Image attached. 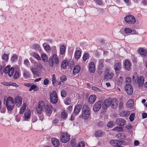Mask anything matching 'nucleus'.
I'll list each match as a JSON object with an SVG mask.
<instances>
[{
    "label": "nucleus",
    "instance_id": "obj_17",
    "mask_svg": "<svg viewBox=\"0 0 147 147\" xmlns=\"http://www.w3.org/2000/svg\"><path fill=\"white\" fill-rule=\"evenodd\" d=\"M45 110L47 115L50 116L52 113L51 106V105H45Z\"/></svg>",
    "mask_w": 147,
    "mask_h": 147
},
{
    "label": "nucleus",
    "instance_id": "obj_59",
    "mask_svg": "<svg viewBox=\"0 0 147 147\" xmlns=\"http://www.w3.org/2000/svg\"><path fill=\"white\" fill-rule=\"evenodd\" d=\"M107 126L109 127H112L113 126V125L112 122H109L107 124Z\"/></svg>",
    "mask_w": 147,
    "mask_h": 147
},
{
    "label": "nucleus",
    "instance_id": "obj_46",
    "mask_svg": "<svg viewBox=\"0 0 147 147\" xmlns=\"http://www.w3.org/2000/svg\"><path fill=\"white\" fill-rule=\"evenodd\" d=\"M31 70L34 75L36 76H38V74H37V71L36 68H32L31 69Z\"/></svg>",
    "mask_w": 147,
    "mask_h": 147
},
{
    "label": "nucleus",
    "instance_id": "obj_50",
    "mask_svg": "<svg viewBox=\"0 0 147 147\" xmlns=\"http://www.w3.org/2000/svg\"><path fill=\"white\" fill-rule=\"evenodd\" d=\"M135 117V114L134 113H132L129 117V120L131 122H132L134 119V117Z\"/></svg>",
    "mask_w": 147,
    "mask_h": 147
},
{
    "label": "nucleus",
    "instance_id": "obj_35",
    "mask_svg": "<svg viewBox=\"0 0 147 147\" xmlns=\"http://www.w3.org/2000/svg\"><path fill=\"white\" fill-rule=\"evenodd\" d=\"M61 115V118L65 120L66 119L67 117V113L64 110L62 111Z\"/></svg>",
    "mask_w": 147,
    "mask_h": 147
},
{
    "label": "nucleus",
    "instance_id": "obj_24",
    "mask_svg": "<svg viewBox=\"0 0 147 147\" xmlns=\"http://www.w3.org/2000/svg\"><path fill=\"white\" fill-rule=\"evenodd\" d=\"M52 144L55 146L58 147L59 145V143L58 140L55 138H53L51 139Z\"/></svg>",
    "mask_w": 147,
    "mask_h": 147
},
{
    "label": "nucleus",
    "instance_id": "obj_8",
    "mask_svg": "<svg viewBox=\"0 0 147 147\" xmlns=\"http://www.w3.org/2000/svg\"><path fill=\"white\" fill-rule=\"evenodd\" d=\"M112 100L110 98H108L105 99L104 102L102 103V107L104 109H107L111 104Z\"/></svg>",
    "mask_w": 147,
    "mask_h": 147
},
{
    "label": "nucleus",
    "instance_id": "obj_18",
    "mask_svg": "<svg viewBox=\"0 0 147 147\" xmlns=\"http://www.w3.org/2000/svg\"><path fill=\"white\" fill-rule=\"evenodd\" d=\"M144 78L143 76H141L138 78L137 83L140 86H142L144 82Z\"/></svg>",
    "mask_w": 147,
    "mask_h": 147
},
{
    "label": "nucleus",
    "instance_id": "obj_51",
    "mask_svg": "<svg viewBox=\"0 0 147 147\" xmlns=\"http://www.w3.org/2000/svg\"><path fill=\"white\" fill-rule=\"evenodd\" d=\"M124 31L126 34L130 33L132 32V30L131 29L127 28H125Z\"/></svg>",
    "mask_w": 147,
    "mask_h": 147
},
{
    "label": "nucleus",
    "instance_id": "obj_52",
    "mask_svg": "<svg viewBox=\"0 0 147 147\" xmlns=\"http://www.w3.org/2000/svg\"><path fill=\"white\" fill-rule=\"evenodd\" d=\"M2 59L3 60L7 61L8 59V57L7 54H4L2 56Z\"/></svg>",
    "mask_w": 147,
    "mask_h": 147
},
{
    "label": "nucleus",
    "instance_id": "obj_39",
    "mask_svg": "<svg viewBox=\"0 0 147 147\" xmlns=\"http://www.w3.org/2000/svg\"><path fill=\"white\" fill-rule=\"evenodd\" d=\"M89 57V54L87 53H85L83 56V60L84 61H85L87 59H88Z\"/></svg>",
    "mask_w": 147,
    "mask_h": 147
},
{
    "label": "nucleus",
    "instance_id": "obj_62",
    "mask_svg": "<svg viewBox=\"0 0 147 147\" xmlns=\"http://www.w3.org/2000/svg\"><path fill=\"white\" fill-rule=\"evenodd\" d=\"M61 80L63 81H65L66 80V78L65 76H62L60 77Z\"/></svg>",
    "mask_w": 147,
    "mask_h": 147
},
{
    "label": "nucleus",
    "instance_id": "obj_14",
    "mask_svg": "<svg viewBox=\"0 0 147 147\" xmlns=\"http://www.w3.org/2000/svg\"><path fill=\"white\" fill-rule=\"evenodd\" d=\"M105 73V74L104 76V78L107 80L111 79L114 75L113 73L109 72L108 70H107Z\"/></svg>",
    "mask_w": 147,
    "mask_h": 147
},
{
    "label": "nucleus",
    "instance_id": "obj_13",
    "mask_svg": "<svg viewBox=\"0 0 147 147\" xmlns=\"http://www.w3.org/2000/svg\"><path fill=\"white\" fill-rule=\"evenodd\" d=\"M122 68V65L120 62L115 63L114 65V69L116 74H119Z\"/></svg>",
    "mask_w": 147,
    "mask_h": 147
},
{
    "label": "nucleus",
    "instance_id": "obj_48",
    "mask_svg": "<svg viewBox=\"0 0 147 147\" xmlns=\"http://www.w3.org/2000/svg\"><path fill=\"white\" fill-rule=\"evenodd\" d=\"M92 90L98 92H102V91L98 88L97 87L95 86H93L92 88Z\"/></svg>",
    "mask_w": 147,
    "mask_h": 147
},
{
    "label": "nucleus",
    "instance_id": "obj_32",
    "mask_svg": "<svg viewBox=\"0 0 147 147\" xmlns=\"http://www.w3.org/2000/svg\"><path fill=\"white\" fill-rule=\"evenodd\" d=\"M32 47L36 51H40L41 50V48L40 46L38 44H34L33 45Z\"/></svg>",
    "mask_w": 147,
    "mask_h": 147
},
{
    "label": "nucleus",
    "instance_id": "obj_37",
    "mask_svg": "<svg viewBox=\"0 0 147 147\" xmlns=\"http://www.w3.org/2000/svg\"><path fill=\"white\" fill-rule=\"evenodd\" d=\"M71 98L68 97L66 98L64 100V102L67 105H69L71 103Z\"/></svg>",
    "mask_w": 147,
    "mask_h": 147
},
{
    "label": "nucleus",
    "instance_id": "obj_36",
    "mask_svg": "<svg viewBox=\"0 0 147 147\" xmlns=\"http://www.w3.org/2000/svg\"><path fill=\"white\" fill-rule=\"evenodd\" d=\"M41 57L42 60L44 62H47L48 60V57L45 54H41Z\"/></svg>",
    "mask_w": 147,
    "mask_h": 147
},
{
    "label": "nucleus",
    "instance_id": "obj_12",
    "mask_svg": "<svg viewBox=\"0 0 147 147\" xmlns=\"http://www.w3.org/2000/svg\"><path fill=\"white\" fill-rule=\"evenodd\" d=\"M125 88L127 94L131 95L133 93V88L130 84H127L125 86Z\"/></svg>",
    "mask_w": 147,
    "mask_h": 147
},
{
    "label": "nucleus",
    "instance_id": "obj_1",
    "mask_svg": "<svg viewBox=\"0 0 147 147\" xmlns=\"http://www.w3.org/2000/svg\"><path fill=\"white\" fill-rule=\"evenodd\" d=\"M90 114V108L87 105H84L83 107L82 113L79 115L80 118L84 119H87L89 117Z\"/></svg>",
    "mask_w": 147,
    "mask_h": 147
},
{
    "label": "nucleus",
    "instance_id": "obj_21",
    "mask_svg": "<svg viewBox=\"0 0 147 147\" xmlns=\"http://www.w3.org/2000/svg\"><path fill=\"white\" fill-rule=\"evenodd\" d=\"M121 142L118 140H111L110 141V143L111 145L115 146H118L119 144H121Z\"/></svg>",
    "mask_w": 147,
    "mask_h": 147
},
{
    "label": "nucleus",
    "instance_id": "obj_6",
    "mask_svg": "<svg viewBox=\"0 0 147 147\" xmlns=\"http://www.w3.org/2000/svg\"><path fill=\"white\" fill-rule=\"evenodd\" d=\"M70 136L67 132L62 133L60 136V140L63 143H66L70 140Z\"/></svg>",
    "mask_w": 147,
    "mask_h": 147
},
{
    "label": "nucleus",
    "instance_id": "obj_26",
    "mask_svg": "<svg viewBox=\"0 0 147 147\" xmlns=\"http://www.w3.org/2000/svg\"><path fill=\"white\" fill-rule=\"evenodd\" d=\"M134 100L132 99L129 100L126 104V106L128 108L132 107L134 105Z\"/></svg>",
    "mask_w": 147,
    "mask_h": 147
},
{
    "label": "nucleus",
    "instance_id": "obj_47",
    "mask_svg": "<svg viewBox=\"0 0 147 147\" xmlns=\"http://www.w3.org/2000/svg\"><path fill=\"white\" fill-rule=\"evenodd\" d=\"M138 75L137 72H135L134 73L133 76L132 80L133 81H136L137 78H138Z\"/></svg>",
    "mask_w": 147,
    "mask_h": 147
},
{
    "label": "nucleus",
    "instance_id": "obj_57",
    "mask_svg": "<svg viewBox=\"0 0 147 147\" xmlns=\"http://www.w3.org/2000/svg\"><path fill=\"white\" fill-rule=\"evenodd\" d=\"M19 72L18 71L15 72V74L14 75V78L15 79H17L19 77Z\"/></svg>",
    "mask_w": 147,
    "mask_h": 147
},
{
    "label": "nucleus",
    "instance_id": "obj_22",
    "mask_svg": "<svg viewBox=\"0 0 147 147\" xmlns=\"http://www.w3.org/2000/svg\"><path fill=\"white\" fill-rule=\"evenodd\" d=\"M124 66L126 70L129 71L131 69L130 62L128 60H125L124 61Z\"/></svg>",
    "mask_w": 147,
    "mask_h": 147
},
{
    "label": "nucleus",
    "instance_id": "obj_19",
    "mask_svg": "<svg viewBox=\"0 0 147 147\" xmlns=\"http://www.w3.org/2000/svg\"><path fill=\"white\" fill-rule=\"evenodd\" d=\"M112 100L111 103V107L113 109H116L118 107V101L117 99L115 98H114Z\"/></svg>",
    "mask_w": 147,
    "mask_h": 147
},
{
    "label": "nucleus",
    "instance_id": "obj_2",
    "mask_svg": "<svg viewBox=\"0 0 147 147\" xmlns=\"http://www.w3.org/2000/svg\"><path fill=\"white\" fill-rule=\"evenodd\" d=\"M8 111H11L14 107V105L13 100L11 97H8L5 102Z\"/></svg>",
    "mask_w": 147,
    "mask_h": 147
},
{
    "label": "nucleus",
    "instance_id": "obj_54",
    "mask_svg": "<svg viewBox=\"0 0 147 147\" xmlns=\"http://www.w3.org/2000/svg\"><path fill=\"white\" fill-rule=\"evenodd\" d=\"M122 115L124 116H127L129 114V112L127 111H123L122 112Z\"/></svg>",
    "mask_w": 147,
    "mask_h": 147
},
{
    "label": "nucleus",
    "instance_id": "obj_41",
    "mask_svg": "<svg viewBox=\"0 0 147 147\" xmlns=\"http://www.w3.org/2000/svg\"><path fill=\"white\" fill-rule=\"evenodd\" d=\"M26 106L25 104H23L22 106L21 107L20 113V114L23 113L26 108Z\"/></svg>",
    "mask_w": 147,
    "mask_h": 147
},
{
    "label": "nucleus",
    "instance_id": "obj_28",
    "mask_svg": "<svg viewBox=\"0 0 147 147\" xmlns=\"http://www.w3.org/2000/svg\"><path fill=\"white\" fill-rule=\"evenodd\" d=\"M80 68L79 65H77L75 66L73 70V74H76L79 72L80 71Z\"/></svg>",
    "mask_w": 147,
    "mask_h": 147
},
{
    "label": "nucleus",
    "instance_id": "obj_55",
    "mask_svg": "<svg viewBox=\"0 0 147 147\" xmlns=\"http://www.w3.org/2000/svg\"><path fill=\"white\" fill-rule=\"evenodd\" d=\"M52 82L53 84V85H54V83L56 82V78L55 76V74H53L52 75Z\"/></svg>",
    "mask_w": 147,
    "mask_h": 147
},
{
    "label": "nucleus",
    "instance_id": "obj_63",
    "mask_svg": "<svg viewBox=\"0 0 147 147\" xmlns=\"http://www.w3.org/2000/svg\"><path fill=\"white\" fill-rule=\"evenodd\" d=\"M24 63L25 65L28 66L29 65V62L27 59H26L24 61Z\"/></svg>",
    "mask_w": 147,
    "mask_h": 147
},
{
    "label": "nucleus",
    "instance_id": "obj_7",
    "mask_svg": "<svg viewBox=\"0 0 147 147\" xmlns=\"http://www.w3.org/2000/svg\"><path fill=\"white\" fill-rule=\"evenodd\" d=\"M44 102L42 101H40L36 108V111L37 113L41 114L43 110V108L45 107Z\"/></svg>",
    "mask_w": 147,
    "mask_h": 147
},
{
    "label": "nucleus",
    "instance_id": "obj_61",
    "mask_svg": "<svg viewBox=\"0 0 147 147\" xmlns=\"http://www.w3.org/2000/svg\"><path fill=\"white\" fill-rule=\"evenodd\" d=\"M1 84L6 86H10V84L8 82H1Z\"/></svg>",
    "mask_w": 147,
    "mask_h": 147
},
{
    "label": "nucleus",
    "instance_id": "obj_9",
    "mask_svg": "<svg viewBox=\"0 0 147 147\" xmlns=\"http://www.w3.org/2000/svg\"><path fill=\"white\" fill-rule=\"evenodd\" d=\"M102 106V102L99 101L96 102L93 107V109L94 111H98Z\"/></svg>",
    "mask_w": 147,
    "mask_h": 147
},
{
    "label": "nucleus",
    "instance_id": "obj_30",
    "mask_svg": "<svg viewBox=\"0 0 147 147\" xmlns=\"http://www.w3.org/2000/svg\"><path fill=\"white\" fill-rule=\"evenodd\" d=\"M81 54V52L80 50H77L75 52L74 57L76 59H78L80 58Z\"/></svg>",
    "mask_w": 147,
    "mask_h": 147
},
{
    "label": "nucleus",
    "instance_id": "obj_53",
    "mask_svg": "<svg viewBox=\"0 0 147 147\" xmlns=\"http://www.w3.org/2000/svg\"><path fill=\"white\" fill-rule=\"evenodd\" d=\"M67 95V92L64 90H62L61 92V95L62 97H65Z\"/></svg>",
    "mask_w": 147,
    "mask_h": 147
},
{
    "label": "nucleus",
    "instance_id": "obj_38",
    "mask_svg": "<svg viewBox=\"0 0 147 147\" xmlns=\"http://www.w3.org/2000/svg\"><path fill=\"white\" fill-rule=\"evenodd\" d=\"M31 115V112L30 111L28 110L24 114L25 118L27 119H29L30 118Z\"/></svg>",
    "mask_w": 147,
    "mask_h": 147
},
{
    "label": "nucleus",
    "instance_id": "obj_58",
    "mask_svg": "<svg viewBox=\"0 0 147 147\" xmlns=\"http://www.w3.org/2000/svg\"><path fill=\"white\" fill-rule=\"evenodd\" d=\"M23 76L25 77H29V72L27 71H25L23 73Z\"/></svg>",
    "mask_w": 147,
    "mask_h": 147
},
{
    "label": "nucleus",
    "instance_id": "obj_23",
    "mask_svg": "<svg viewBox=\"0 0 147 147\" xmlns=\"http://www.w3.org/2000/svg\"><path fill=\"white\" fill-rule=\"evenodd\" d=\"M89 68L90 71L91 73H94L95 70V67L94 63L91 62L89 65Z\"/></svg>",
    "mask_w": 147,
    "mask_h": 147
},
{
    "label": "nucleus",
    "instance_id": "obj_43",
    "mask_svg": "<svg viewBox=\"0 0 147 147\" xmlns=\"http://www.w3.org/2000/svg\"><path fill=\"white\" fill-rule=\"evenodd\" d=\"M46 45V43H44L43 44L42 46L44 47V49L46 51H49L51 49L49 45Z\"/></svg>",
    "mask_w": 147,
    "mask_h": 147
},
{
    "label": "nucleus",
    "instance_id": "obj_33",
    "mask_svg": "<svg viewBox=\"0 0 147 147\" xmlns=\"http://www.w3.org/2000/svg\"><path fill=\"white\" fill-rule=\"evenodd\" d=\"M34 64L35 67H37L40 69H42L43 66L42 64L39 62L34 61Z\"/></svg>",
    "mask_w": 147,
    "mask_h": 147
},
{
    "label": "nucleus",
    "instance_id": "obj_60",
    "mask_svg": "<svg viewBox=\"0 0 147 147\" xmlns=\"http://www.w3.org/2000/svg\"><path fill=\"white\" fill-rule=\"evenodd\" d=\"M49 82V80L47 78H45L43 82V83L44 85H47Z\"/></svg>",
    "mask_w": 147,
    "mask_h": 147
},
{
    "label": "nucleus",
    "instance_id": "obj_25",
    "mask_svg": "<svg viewBox=\"0 0 147 147\" xmlns=\"http://www.w3.org/2000/svg\"><path fill=\"white\" fill-rule=\"evenodd\" d=\"M96 99V97L95 95H90L88 99V102L90 104L93 103Z\"/></svg>",
    "mask_w": 147,
    "mask_h": 147
},
{
    "label": "nucleus",
    "instance_id": "obj_11",
    "mask_svg": "<svg viewBox=\"0 0 147 147\" xmlns=\"http://www.w3.org/2000/svg\"><path fill=\"white\" fill-rule=\"evenodd\" d=\"M14 69L13 67H11L10 68V66H7L6 67L4 72L5 74L8 73L9 76L10 77L11 76L13 73Z\"/></svg>",
    "mask_w": 147,
    "mask_h": 147
},
{
    "label": "nucleus",
    "instance_id": "obj_27",
    "mask_svg": "<svg viewBox=\"0 0 147 147\" xmlns=\"http://www.w3.org/2000/svg\"><path fill=\"white\" fill-rule=\"evenodd\" d=\"M66 47L64 45H61L60 47V51L61 55H63L65 52Z\"/></svg>",
    "mask_w": 147,
    "mask_h": 147
},
{
    "label": "nucleus",
    "instance_id": "obj_40",
    "mask_svg": "<svg viewBox=\"0 0 147 147\" xmlns=\"http://www.w3.org/2000/svg\"><path fill=\"white\" fill-rule=\"evenodd\" d=\"M113 130L117 132H119L122 131L123 130V128L122 127H115Z\"/></svg>",
    "mask_w": 147,
    "mask_h": 147
},
{
    "label": "nucleus",
    "instance_id": "obj_42",
    "mask_svg": "<svg viewBox=\"0 0 147 147\" xmlns=\"http://www.w3.org/2000/svg\"><path fill=\"white\" fill-rule=\"evenodd\" d=\"M18 59V56L16 54H13L11 56V60L12 61H15Z\"/></svg>",
    "mask_w": 147,
    "mask_h": 147
},
{
    "label": "nucleus",
    "instance_id": "obj_16",
    "mask_svg": "<svg viewBox=\"0 0 147 147\" xmlns=\"http://www.w3.org/2000/svg\"><path fill=\"white\" fill-rule=\"evenodd\" d=\"M115 123L119 126H123L125 124L126 121L122 118H117L116 119Z\"/></svg>",
    "mask_w": 147,
    "mask_h": 147
},
{
    "label": "nucleus",
    "instance_id": "obj_31",
    "mask_svg": "<svg viewBox=\"0 0 147 147\" xmlns=\"http://www.w3.org/2000/svg\"><path fill=\"white\" fill-rule=\"evenodd\" d=\"M95 134L96 137H100L104 135V134L102 131L100 130L96 131Z\"/></svg>",
    "mask_w": 147,
    "mask_h": 147
},
{
    "label": "nucleus",
    "instance_id": "obj_45",
    "mask_svg": "<svg viewBox=\"0 0 147 147\" xmlns=\"http://www.w3.org/2000/svg\"><path fill=\"white\" fill-rule=\"evenodd\" d=\"M123 81V78L121 77H119L118 79L117 84L119 85H121Z\"/></svg>",
    "mask_w": 147,
    "mask_h": 147
},
{
    "label": "nucleus",
    "instance_id": "obj_29",
    "mask_svg": "<svg viewBox=\"0 0 147 147\" xmlns=\"http://www.w3.org/2000/svg\"><path fill=\"white\" fill-rule=\"evenodd\" d=\"M69 62L67 60H65L61 64V67L63 69H65L66 67L69 66Z\"/></svg>",
    "mask_w": 147,
    "mask_h": 147
},
{
    "label": "nucleus",
    "instance_id": "obj_3",
    "mask_svg": "<svg viewBox=\"0 0 147 147\" xmlns=\"http://www.w3.org/2000/svg\"><path fill=\"white\" fill-rule=\"evenodd\" d=\"M59 63V59L58 56L54 54L51 58L49 59V63L50 66L53 67L54 64H57Z\"/></svg>",
    "mask_w": 147,
    "mask_h": 147
},
{
    "label": "nucleus",
    "instance_id": "obj_34",
    "mask_svg": "<svg viewBox=\"0 0 147 147\" xmlns=\"http://www.w3.org/2000/svg\"><path fill=\"white\" fill-rule=\"evenodd\" d=\"M32 57H33L37 60H41L40 57L38 54L35 52L32 53Z\"/></svg>",
    "mask_w": 147,
    "mask_h": 147
},
{
    "label": "nucleus",
    "instance_id": "obj_4",
    "mask_svg": "<svg viewBox=\"0 0 147 147\" xmlns=\"http://www.w3.org/2000/svg\"><path fill=\"white\" fill-rule=\"evenodd\" d=\"M124 20L127 23L134 24L136 22V20L134 17L133 15H128L125 17Z\"/></svg>",
    "mask_w": 147,
    "mask_h": 147
},
{
    "label": "nucleus",
    "instance_id": "obj_5",
    "mask_svg": "<svg viewBox=\"0 0 147 147\" xmlns=\"http://www.w3.org/2000/svg\"><path fill=\"white\" fill-rule=\"evenodd\" d=\"M50 98L51 102L53 104H56L58 101V96L56 92L52 91L50 95Z\"/></svg>",
    "mask_w": 147,
    "mask_h": 147
},
{
    "label": "nucleus",
    "instance_id": "obj_15",
    "mask_svg": "<svg viewBox=\"0 0 147 147\" xmlns=\"http://www.w3.org/2000/svg\"><path fill=\"white\" fill-rule=\"evenodd\" d=\"M15 102L16 105L18 107H19L22 104V98L20 96H18L15 97Z\"/></svg>",
    "mask_w": 147,
    "mask_h": 147
},
{
    "label": "nucleus",
    "instance_id": "obj_20",
    "mask_svg": "<svg viewBox=\"0 0 147 147\" xmlns=\"http://www.w3.org/2000/svg\"><path fill=\"white\" fill-rule=\"evenodd\" d=\"M82 109V106L81 105H78L75 107L74 111V114L76 115H77L78 114L80 111Z\"/></svg>",
    "mask_w": 147,
    "mask_h": 147
},
{
    "label": "nucleus",
    "instance_id": "obj_64",
    "mask_svg": "<svg viewBox=\"0 0 147 147\" xmlns=\"http://www.w3.org/2000/svg\"><path fill=\"white\" fill-rule=\"evenodd\" d=\"M96 2L99 5H101L102 4V1L101 0H96Z\"/></svg>",
    "mask_w": 147,
    "mask_h": 147
},
{
    "label": "nucleus",
    "instance_id": "obj_49",
    "mask_svg": "<svg viewBox=\"0 0 147 147\" xmlns=\"http://www.w3.org/2000/svg\"><path fill=\"white\" fill-rule=\"evenodd\" d=\"M84 142L83 141H81L78 143L76 147H84Z\"/></svg>",
    "mask_w": 147,
    "mask_h": 147
},
{
    "label": "nucleus",
    "instance_id": "obj_56",
    "mask_svg": "<svg viewBox=\"0 0 147 147\" xmlns=\"http://www.w3.org/2000/svg\"><path fill=\"white\" fill-rule=\"evenodd\" d=\"M104 67V65L102 62H100L98 65V68L103 70V68Z\"/></svg>",
    "mask_w": 147,
    "mask_h": 147
},
{
    "label": "nucleus",
    "instance_id": "obj_44",
    "mask_svg": "<svg viewBox=\"0 0 147 147\" xmlns=\"http://www.w3.org/2000/svg\"><path fill=\"white\" fill-rule=\"evenodd\" d=\"M37 86L35 85L34 84H32V85H31L30 88L29 90V91H31L32 90H33L34 91H36V89L37 88Z\"/></svg>",
    "mask_w": 147,
    "mask_h": 147
},
{
    "label": "nucleus",
    "instance_id": "obj_10",
    "mask_svg": "<svg viewBox=\"0 0 147 147\" xmlns=\"http://www.w3.org/2000/svg\"><path fill=\"white\" fill-rule=\"evenodd\" d=\"M138 53L142 57L144 58H147V51L145 49L140 48L138 50Z\"/></svg>",
    "mask_w": 147,
    "mask_h": 147
}]
</instances>
